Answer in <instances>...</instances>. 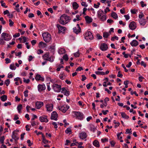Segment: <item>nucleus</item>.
<instances>
[{"label": "nucleus", "instance_id": "nucleus-1", "mask_svg": "<svg viewBox=\"0 0 148 148\" xmlns=\"http://www.w3.org/2000/svg\"><path fill=\"white\" fill-rule=\"evenodd\" d=\"M97 17L98 18L102 21H104L106 20V16L104 14L103 11L99 10L98 11Z\"/></svg>", "mask_w": 148, "mask_h": 148}, {"label": "nucleus", "instance_id": "nucleus-2", "mask_svg": "<svg viewBox=\"0 0 148 148\" xmlns=\"http://www.w3.org/2000/svg\"><path fill=\"white\" fill-rule=\"evenodd\" d=\"M44 40L46 42H49L51 39V36L48 32L44 33L42 34Z\"/></svg>", "mask_w": 148, "mask_h": 148}, {"label": "nucleus", "instance_id": "nucleus-3", "mask_svg": "<svg viewBox=\"0 0 148 148\" xmlns=\"http://www.w3.org/2000/svg\"><path fill=\"white\" fill-rule=\"evenodd\" d=\"M73 113L77 119L82 120L84 119V115L83 113L79 112L74 111Z\"/></svg>", "mask_w": 148, "mask_h": 148}, {"label": "nucleus", "instance_id": "nucleus-4", "mask_svg": "<svg viewBox=\"0 0 148 148\" xmlns=\"http://www.w3.org/2000/svg\"><path fill=\"white\" fill-rule=\"evenodd\" d=\"M53 89L56 92H59L61 91V86L57 84H53Z\"/></svg>", "mask_w": 148, "mask_h": 148}, {"label": "nucleus", "instance_id": "nucleus-5", "mask_svg": "<svg viewBox=\"0 0 148 148\" xmlns=\"http://www.w3.org/2000/svg\"><path fill=\"white\" fill-rule=\"evenodd\" d=\"M85 38L88 40L90 39V40H92L93 38V36L91 32H87L84 35Z\"/></svg>", "mask_w": 148, "mask_h": 148}, {"label": "nucleus", "instance_id": "nucleus-6", "mask_svg": "<svg viewBox=\"0 0 148 148\" xmlns=\"http://www.w3.org/2000/svg\"><path fill=\"white\" fill-rule=\"evenodd\" d=\"M1 36V37L5 41H9L11 39L10 35L5 32L2 33Z\"/></svg>", "mask_w": 148, "mask_h": 148}, {"label": "nucleus", "instance_id": "nucleus-7", "mask_svg": "<svg viewBox=\"0 0 148 148\" xmlns=\"http://www.w3.org/2000/svg\"><path fill=\"white\" fill-rule=\"evenodd\" d=\"M73 32L74 33L76 34H78L79 33L81 32V28L79 26V24H77V27H74L73 28Z\"/></svg>", "mask_w": 148, "mask_h": 148}, {"label": "nucleus", "instance_id": "nucleus-8", "mask_svg": "<svg viewBox=\"0 0 148 148\" xmlns=\"http://www.w3.org/2000/svg\"><path fill=\"white\" fill-rule=\"evenodd\" d=\"M58 28V33H61L62 32L64 33L66 29L65 27H63L59 24H57L56 25Z\"/></svg>", "mask_w": 148, "mask_h": 148}, {"label": "nucleus", "instance_id": "nucleus-9", "mask_svg": "<svg viewBox=\"0 0 148 148\" xmlns=\"http://www.w3.org/2000/svg\"><path fill=\"white\" fill-rule=\"evenodd\" d=\"M69 106L66 105H65L63 106H60L58 107L59 110L64 113L65 112L69 109Z\"/></svg>", "mask_w": 148, "mask_h": 148}, {"label": "nucleus", "instance_id": "nucleus-10", "mask_svg": "<svg viewBox=\"0 0 148 148\" xmlns=\"http://www.w3.org/2000/svg\"><path fill=\"white\" fill-rule=\"evenodd\" d=\"M64 14H63L60 17V19L59 20V22L62 25H64L68 23V21H66L64 18Z\"/></svg>", "mask_w": 148, "mask_h": 148}, {"label": "nucleus", "instance_id": "nucleus-11", "mask_svg": "<svg viewBox=\"0 0 148 148\" xmlns=\"http://www.w3.org/2000/svg\"><path fill=\"white\" fill-rule=\"evenodd\" d=\"M15 131H14L13 132L12 137V138L14 140L15 143H16L19 138L17 133L15 132Z\"/></svg>", "mask_w": 148, "mask_h": 148}, {"label": "nucleus", "instance_id": "nucleus-12", "mask_svg": "<svg viewBox=\"0 0 148 148\" xmlns=\"http://www.w3.org/2000/svg\"><path fill=\"white\" fill-rule=\"evenodd\" d=\"M58 114L56 111H53L51 113V119L56 121L57 120Z\"/></svg>", "mask_w": 148, "mask_h": 148}, {"label": "nucleus", "instance_id": "nucleus-13", "mask_svg": "<svg viewBox=\"0 0 148 148\" xmlns=\"http://www.w3.org/2000/svg\"><path fill=\"white\" fill-rule=\"evenodd\" d=\"M129 27L132 30L135 29L136 27V23L134 21L131 22L129 25Z\"/></svg>", "mask_w": 148, "mask_h": 148}, {"label": "nucleus", "instance_id": "nucleus-14", "mask_svg": "<svg viewBox=\"0 0 148 148\" xmlns=\"http://www.w3.org/2000/svg\"><path fill=\"white\" fill-rule=\"evenodd\" d=\"M38 91L41 92L45 90L46 87L44 84H39L38 86Z\"/></svg>", "mask_w": 148, "mask_h": 148}, {"label": "nucleus", "instance_id": "nucleus-15", "mask_svg": "<svg viewBox=\"0 0 148 148\" xmlns=\"http://www.w3.org/2000/svg\"><path fill=\"white\" fill-rule=\"evenodd\" d=\"M100 48L103 51H106L108 48V45L106 44L102 43L101 45Z\"/></svg>", "mask_w": 148, "mask_h": 148}, {"label": "nucleus", "instance_id": "nucleus-16", "mask_svg": "<svg viewBox=\"0 0 148 148\" xmlns=\"http://www.w3.org/2000/svg\"><path fill=\"white\" fill-rule=\"evenodd\" d=\"M39 119L40 121L41 122H47L48 121L47 119V116H43L40 117Z\"/></svg>", "mask_w": 148, "mask_h": 148}, {"label": "nucleus", "instance_id": "nucleus-17", "mask_svg": "<svg viewBox=\"0 0 148 148\" xmlns=\"http://www.w3.org/2000/svg\"><path fill=\"white\" fill-rule=\"evenodd\" d=\"M53 104H47L46 105V108H47V111H51L53 108Z\"/></svg>", "mask_w": 148, "mask_h": 148}, {"label": "nucleus", "instance_id": "nucleus-18", "mask_svg": "<svg viewBox=\"0 0 148 148\" xmlns=\"http://www.w3.org/2000/svg\"><path fill=\"white\" fill-rule=\"evenodd\" d=\"M85 18L87 23L89 24L92 22V18L88 16H86L85 17Z\"/></svg>", "mask_w": 148, "mask_h": 148}, {"label": "nucleus", "instance_id": "nucleus-19", "mask_svg": "<svg viewBox=\"0 0 148 148\" xmlns=\"http://www.w3.org/2000/svg\"><path fill=\"white\" fill-rule=\"evenodd\" d=\"M79 137L80 138L84 139L86 138L87 137L86 134L85 132H82L79 134Z\"/></svg>", "mask_w": 148, "mask_h": 148}, {"label": "nucleus", "instance_id": "nucleus-20", "mask_svg": "<svg viewBox=\"0 0 148 148\" xmlns=\"http://www.w3.org/2000/svg\"><path fill=\"white\" fill-rule=\"evenodd\" d=\"M130 44L132 47H136L138 45V42L136 40H134L130 42Z\"/></svg>", "mask_w": 148, "mask_h": 148}, {"label": "nucleus", "instance_id": "nucleus-21", "mask_svg": "<svg viewBox=\"0 0 148 148\" xmlns=\"http://www.w3.org/2000/svg\"><path fill=\"white\" fill-rule=\"evenodd\" d=\"M35 79L37 81L41 80L42 81H44V78L41 77V75L39 74H37L35 77Z\"/></svg>", "mask_w": 148, "mask_h": 148}, {"label": "nucleus", "instance_id": "nucleus-22", "mask_svg": "<svg viewBox=\"0 0 148 148\" xmlns=\"http://www.w3.org/2000/svg\"><path fill=\"white\" fill-rule=\"evenodd\" d=\"M61 92L64 93V95L66 96H68L69 95V92L65 88L63 87L62 88Z\"/></svg>", "mask_w": 148, "mask_h": 148}, {"label": "nucleus", "instance_id": "nucleus-23", "mask_svg": "<svg viewBox=\"0 0 148 148\" xmlns=\"http://www.w3.org/2000/svg\"><path fill=\"white\" fill-rule=\"evenodd\" d=\"M36 107L38 109H40L43 105V102H36Z\"/></svg>", "mask_w": 148, "mask_h": 148}, {"label": "nucleus", "instance_id": "nucleus-24", "mask_svg": "<svg viewBox=\"0 0 148 148\" xmlns=\"http://www.w3.org/2000/svg\"><path fill=\"white\" fill-rule=\"evenodd\" d=\"M46 46L47 44L43 42H40L39 43V46L40 48L45 47Z\"/></svg>", "mask_w": 148, "mask_h": 148}, {"label": "nucleus", "instance_id": "nucleus-25", "mask_svg": "<svg viewBox=\"0 0 148 148\" xmlns=\"http://www.w3.org/2000/svg\"><path fill=\"white\" fill-rule=\"evenodd\" d=\"M72 6L73 9L75 10L77 9L79 7L78 4L75 2L73 3Z\"/></svg>", "mask_w": 148, "mask_h": 148}, {"label": "nucleus", "instance_id": "nucleus-26", "mask_svg": "<svg viewBox=\"0 0 148 148\" xmlns=\"http://www.w3.org/2000/svg\"><path fill=\"white\" fill-rule=\"evenodd\" d=\"M146 19H141L139 20V23L140 25L144 26L146 23Z\"/></svg>", "mask_w": 148, "mask_h": 148}, {"label": "nucleus", "instance_id": "nucleus-27", "mask_svg": "<svg viewBox=\"0 0 148 148\" xmlns=\"http://www.w3.org/2000/svg\"><path fill=\"white\" fill-rule=\"evenodd\" d=\"M89 127L90 130L93 132H94L96 129V127L92 124L90 125Z\"/></svg>", "mask_w": 148, "mask_h": 148}, {"label": "nucleus", "instance_id": "nucleus-28", "mask_svg": "<svg viewBox=\"0 0 148 148\" xmlns=\"http://www.w3.org/2000/svg\"><path fill=\"white\" fill-rule=\"evenodd\" d=\"M122 117L125 119H128L129 118V117L128 115H127L125 113L123 112H121Z\"/></svg>", "mask_w": 148, "mask_h": 148}, {"label": "nucleus", "instance_id": "nucleus-29", "mask_svg": "<svg viewBox=\"0 0 148 148\" xmlns=\"http://www.w3.org/2000/svg\"><path fill=\"white\" fill-rule=\"evenodd\" d=\"M93 145L97 147H99V142L97 140H95L93 143Z\"/></svg>", "mask_w": 148, "mask_h": 148}, {"label": "nucleus", "instance_id": "nucleus-30", "mask_svg": "<svg viewBox=\"0 0 148 148\" xmlns=\"http://www.w3.org/2000/svg\"><path fill=\"white\" fill-rule=\"evenodd\" d=\"M0 98L1 100L2 101H5L7 99V97L6 95H3Z\"/></svg>", "mask_w": 148, "mask_h": 148}, {"label": "nucleus", "instance_id": "nucleus-31", "mask_svg": "<svg viewBox=\"0 0 148 148\" xmlns=\"http://www.w3.org/2000/svg\"><path fill=\"white\" fill-rule=\"evenodd\" d=\"M112 16L114 19H116L118 18L117 14L115 12H113L112 14Z\"/></svg>", "mask_w": 148, "mask_h": 148}, {"label": "nucleus", "instance_id": "nucleus-32", "mask_svg": "<svg viewBox=\"0 0 148 148\" xmlns=\"http://www.w3.org/2000/svg\"><path fill=\"white\" fill-rule=\"evenodd\" d=\"M110 34L107 32H105L103 33V36L105 38H107Z\"/></svg>", "mask_w": 148, "mask_h": 148}, {"label": "nucleus", "instance_id": "nucleus-33", "mask_svg": "<svg viewBox=\"0 0 148 148\" xmlns=\"http://www.w3.org/2000/svg\"><path fill=\"white\" fill-rule=\"evenodd\" d=\"M65 50L63 48H61L59 50L58 53L60 54H63L65 53Z\"/></svg>", "mask_w": 148, "mask_h": 148}, {"label": "nucleus", "instance_id": "nucleus-34", "mask_svg": "<svg viewBox=\"0 0 148 148\" xmlns=\"http://www.w3.org/2000/svg\"><path fill=\"white\" fill-rule=\"evenodd\" d=\"M95 73L97 75H105V73L103 71H96Z\"/></svg>", "mask_w": 148, "mask_h": 148}, {"label": "nucleus", "instance_id": "nucleus-35", "mask_svg": "<svg viewBox=\"0 0 148 148\" xmlns=\"http://www.w3.org/2000/svg\"><path fill=\"white\" fill-rule=\"evenodd\" d=\"M64 14V18L65 19L66 21H68L69 22L70 21L71 19L70 18V17L68 16H67L65 14Z\"/></svg>", "mask_w": 148, "mask_h": 148}, {"label": "nucleus", "instance_id": "nucleus-36", "mask_svg": "<svg viewBox=\"0 0 148 148\" xmlns=\"http://www.w3.org/2000/svg\"><path fill=\"white\" fill-rule=\"evenodd\" d=\"M107 105V102H103L102 104L100 105V107L102 108H103L104 107H106Z\"/></svg>", "mask_w": 148, "mask_h": 148}, {"label": "nucleus", "instance_id": "nucleus-37", "mask_svg": "<svg viewBox=\"0 0 148 148\" xmlns=\"http://www.w3.org/2000/svg\"><path fill=\"white\" fill-rule=\"evenodd\" d=\"M22 109V106L21 104H19L17 107L18 112L20 113L21 110Z\"/></svg>", "mask_w": 148, "mask_h": 148}, {"label": "nucleus", "instance_id": "nucleus-38", "mask_svg": "<svg viewBox=\"0 0 148 148\" xmlns=\"http://www.w3.org/2000/svg\"><path fill=\"white\" fill-rule=\"evenodd\" d=\"M63 59L65 61H67L68 60L69 58L67 54H66L64 55L63 57Z\"/></svg>", "mask_w": 148, "mask_h": 148}, {"label": "nucleus", "instance_id": "nucleus-39", "mask_svg": "<svg viewBox=\"0 0 148 148\" xmlns=\"http://www.w3.org/2000/svg\"><path fill=\"white\" fill-rule=\"evenodd\" d=\"M5 140V137L4 136H1L0 138V142L2 144H3Z\"/></svg>", "mask_w": 148, "mask_h": 148}, {"label": "nucleus", "instance_id": "nucleus-40", "mask_svg": "<svg viewBox=\"0 0 148 148\" xmlns=\"http://www.w3.org/2000/svg\"><path fill=\"white\" fill-rule=\"evenodd\" d=\"M10 69L13 70H15L16 69V67L14 66V64H11L10 66Z\"/></svg>", "mask_w": 148, "mask_h": 148}, {"label": "nucleus", "instance_id": "nucleus-41", "mask_svg": "<svg viewBox=\"0 0 148 148\" xmlns=\"http://www.w3.org/2000/svg\"><path fill=\"white\" fill-rule=\"evenodd\" d=\"M71 132V130L70 128H68L65 131V133L66 134H68L69 133Z\"/></svg>", "mask_w": 148, "mask_h": 148}, {"label": "nucleus", "instance_id": "nucleus-42", "mask_svg": "<svg viewBox=\"0 0 148 148\" xmlns=\"http://www.w3.org/2000/svg\"><path fill=\"white\" fill-rule=\"evenodd\" d=\"M10 83V81L9 79H7L5 82V84H6V85L7 86H8Z\"/></svg>", "mask_w": 148, "mask_h": 148}, {"label": "nucleus", "instance_id": "nucleus-43", "mask_svg": "<svg viewBox=\"0 0 148 148\" xmlns=\"http://www.w3.org/2000/svg\"><path fill=\"white\" fill-rule=\"evenodd\" d=\"M9 25L10 27L12 26L14 24V22L12 21V20L9 19Z\"/></svg>", "mask_w": 148, "mask_h": 148}, {"label": "nucleus", "instance_id": "nucleus-44", "mask_svg": "<svg viewBox=\"0 0 148 148\" xmlns=\"http://www.w3.org/2000/svg\"><path fill=\"white\" fill-rule=\"evenodd\" d=\"M108 139L107 138H102L101 140V141L102 143H104L105 142H107L108 141Z\"/></svg>", "mask_w": 148, "mask_h": 148}, {"label": "nucleus", "instance_id": "nucleus-45", "mask_svg": "<svg viewBox=\"0 0 148 148\" xmlns=\"http://www.w3.org/2000/svg\"><path fill=\"white\" fill-rule=\"evenodd\" d=\"M121 73V71H119L118 72L117 76L118 77H120L121 78V77H122L123 75V74H122Z\"/></svg>", "mask_w": 148, "mask_h": 148}, {"label": "nucleus", "instance_id": "nucleus-46", "mask_svg": "<svg viewBox=\"0 0 148 148\" xmlns=\"http://www.w3.org/2000/svg\"><path fill=\"white\" fill-rule=\"evenodd\" d=\"M49 55L48 53H46L42 56V57L43 58H48L49 57Z\"/></svg>", "mask_w": 148, "mask_h": 148}, {"label": "nucleus", "instance_id": "nucleus-47", "mask_svg": "<svg viewBox=\"0 0 148 148\" xmlns=\"http://www.w3.org/2000/svg\"><path fill=\"white\" fill-rule=\"evenodd\" d=\"M24 80L23 82L25 83H29L30 82V80L28 79H26L25 78H23Z\"/></svg>", "mask_w": 148, "mask_h": 148}, {"label": "nucleus", "instance_id": "nucleus-48", "mask_svg": "<svg viewBox=\"0 0 148 148\" xmlns=\"http://www.w3.org/2000/svg\"><path fill=\"white\" fill-rule=\"evenodd\" d=\"M81 5L82 6H84L86 7H87L88 6V5L86 4V2L84 1H82L81 3Z\"/></svg>", "mask_w": 148, "mask_h": 148}, {"label": "nucleus", "instance_id": "nucleus-49", "mask_svg": "<svg viewBox=\"0 0 148 148\" xmlns=\"http://www.w3.org/2000/svg\"><path fill=\"white\" fill-rule=\"evenodd\" d=\"M118 37L116 36H114L113 37H112L111 40L112 41L114 40V39H115L116 40H118Z\"/></svg>", "mask_w": 148, "mask_h": 148}, {"label": "nucleus", "instance_id": "nucleus-50", "mask_svg": "<svg viewBox=\"0 0 148 148\" xmlns=\"http://www.w3.org/2000/svg\"><path fill=\"white\" fill-rule=\"evenodd\" d=\"M42 142L44 144H46L48 143H50V141H49L48 140H47L46 139L42 140Z\"/></svg>", "mask_w": 148, "mask_h": 148}, {"label": "nucleus", "instance_id": "nucleus-51", "mask_svg": "<svg viewBox=\"0 0 148 148\" xmlns=\"http://www.w3.org/2000/svg\"><path fill=\"white\" fill-rule=\"evenodd\" d=\"M140 3L141 5V6L142 7H144L145 6H146L147 5L146 4L144 3V2L143 1H141Z\"/></svg>", "mask_w": 148, "mask_h": 148}, {"label": "nucleus", "instance_id": "nucleus-52", "mask_svg": "<svg viewBox=\"0 0 148 148\" xmlns=\"http://www.w3.org/2000/svg\"><path fill=\"white\" fill-rule=\"evenodd\" d=\"M82 79L81 80L82 81H84L86 79V77L84 75H82Z\"/></svg>", "mask_w": 148, "mask_h": 148}, {"label": "nucleus", "instance_id": "nucleus-53", "mask_svg": "<svg viewBox=\"0 0 148 148\" xmlns=\"http://www.w3.org/2000/svg\"><path fill=\"white\" fill-rule=\"evenodd\" d=\"M36 43V40H33L31 41V43L33 46Z\"/></svg>", "mask_w": 148, "mask_h": 148}, {"label": "nucleus", "instance_id": "nucleus-54", "mask_svg": "<svg viewBox=\"0 0 148 148\" xmlns=\"http://www.w3.org/2000/svg\"><path fill=\"white\" fill-rule=\"evenodd\" d=\"M5 63L6 64H8L11 62V60L10 59L8 58H6L5 59Z\"/></svg>", "mask_w": 148, "mask_h": 148}, {"label": "nucleus", "instance_id": "nucleus-55", "mask_svg": "<svg viewBox=\"0 0 148 148\" xmlns=\"http://www.w3.org/2000/svg\"><path fill=\"white\" fill-rule=\"evenodd\" d=\"M83 70V68L81 66H79L76 69V71H81V70Z\"/></svg>", "mask_w": 148, "mask_h": 148}, {"label": "nucleus", "instance_id": "nucleus-56", "mask_svg": "<svg viewBox=\"0 0 148 148\" xmlns=\"http://www.w3.org/2000/svg\"><path fill=\"white\" fill-rule=\"evenodd\" d=\"M37 53L38 54L42 53H43V51L41 49H39L37 51Z\"/></svg>", "mask_w": 148, "mask_h": 148}, {"label": "nucleus", "instance_id": "nucleus-57", "mask_svg": "<svg viewBox=\"0 0 148 148\" xmlns=\"http://www.w3.org/2000/svg\"><path fill=\"white\" fill-rule=\"evenodd\" d=\"M97 39H102V37L101 36H100L99 34H96Z\"/></svg>", "mask_w": 148, "mask_h": 148}, {"label": "nucleus", "instance_id": "nucleus-58", "mask_svg": "<svg viewBox=\"0 0 148 148\" xmlns=\"http://www.w3.org/2000/svg\"><path fill=\"white\" fill-rule=\"evenodd\" d=\"M122 66L124 69L125 71L126 72H127L128 71V70L125 67L124 64H122Z\"/></svg>", "mask_w": 148, "mask_h": 148}, {"label": "nucleus", "instance_id": "nucleus-59", "mask_svg": "<svg viewBox=\"0 0 148 148\" xmlns=\"http://www.w3.org/2000/svg\"><path fill=\"white\" fill-rule=\"evenodd\" d=\"M141 64L142 66H143L144 67H146V64L143 61H141Z\"/></svg>", "mask_w": 148, "mask_h": 148}, {"label": "nucleus", "instance_id": "nucleus-60", "mask_svg": "<svg viewBox=\"0 0 148 148\" xmlns=\"http://www.w3.org/2000/svg\"><path fill=\"white\" fill-rule=\"evenodd\" d=\"M45 59L47 60H48L49 61H50L51 62L53 61V59H52L51 57L49 58V57L48 58Z\"/></svg>", "mask_w": 148, "mask_h": 148}, {"label": "nucleus", "instance_id": "nucleus-61", "mask_svg": "<svg viewBox=\"0 0 148 148\" xmlns=\"http://www.w3.org/2000/svg\"><path fill=\"white\" fill-rule=\"evenodd\" d=\"M28 90H26L24 92V95L25 97H27L28 96Z\"/></svg>", "mask_w": 148, "mask_h": 148}, {"label": "nucleus", "instance_id": "nucleus-62", "mask_svg": "<svg viewBox=\"0 0 148 148\" xmlns=\"http://www.w3.org/2000/svg\"><path fill=\"white\" fill-rule=\"evenodd\" d=\"M52 125H54V128H58L57 124L56 123L53 122L52 123Z\"/></svg>", "mask_w": 148, "mask_h": 148}, {"label": "nucleus", "instance_id": "nucleus-63", "mask_svg": "<svg viewBox=\"0 0 148 148\" xmlns=\"http://www.w3.org/2000/svg\"><path fill=\"white\" fill-rule=\"evenodd\" d=\"M110 144L111 145V146L112 147H113L115 145V143L114 141L112 140L111 141H110Z\"/></svg>", "mask_w": 148, "mask_h": 148}, {"label": "nucleus", "instance_id": "nucleus-64", "mask_svg": "<svg viewBox=\"0 0 148 148\" xmlns=\"http://www.w3.org/2000/svg\"><path fill=\"white\" fill-rule=\"evenodd\" d=\"M79 54L78 51L74 53V55L76 57H79Z\"/></svg>", "mask_w": 148, "mask_h": 148}]
</instances>
